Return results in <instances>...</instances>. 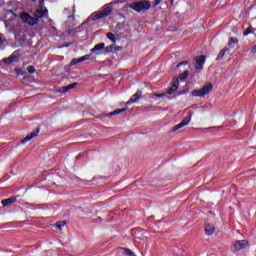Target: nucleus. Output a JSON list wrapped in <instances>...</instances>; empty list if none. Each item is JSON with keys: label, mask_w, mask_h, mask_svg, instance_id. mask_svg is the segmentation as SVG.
<instances>
[{"label": "nucleus", "mask_w": 256, "mask_h": 256, "mask_svg": "<svg viewBox=\"0 0 256 256\" xmlns=\"http://www.w3.org/2000/svg\"><path fill=\"white\" fill-rule=\"evenodd\" d=\"M250 53H253V54L256 53V45L252 46Z\"/></svg>", "instance_id": "obj_32"}, {"label": "nucleus", "mask_w": 256, "mask_h": 256, "mask_svg": "<svg viewBox=\"0 0 256 256\" xmlns=\"http://www.w3.org/2000/svg\"><path fill=\"white\" fill-rule=\"evenodd\" d=\"M88 59H89V55H84L78 58V61H80V63H83V61H87Z\"/></svg>", "instance_id": "obj_26"}, {"label": "nucleus", "mask_w": 256, "mask_h": 256, "mask_svg": "<svg viewBox=\"0 0 256 256\" xmlns=\"http://www.w3.org/2000/svg\"><path fill=\"white\" fill-rule=\"evenodd\" d=\"M213 91V84L207 83L201 89H196L192 92L193 97H205Z\"/></svg>", "instance_id": "obj_3"}, {"label": "nucleus", "mask_w": 256, "mask_h": 256, "mask_svg": "<svg viewBox=\"0 0 256 256\" xmlns=\"http://www.w3.org/2000/svg\"><path fill=\"white\" fill-rule=\"evenodd\" d=\"M118 3H125V0H118Z\"/></svg>", "instance_id": "obj_36"}, {"label": "nucleus", "mask_w": 256, "mask_h": 256, "mask_svg": "<svg viewBox=\"0 0 256 256\" xmlns=\"http://www.w3.org/2000/svg\"><path fill=\"white\" fill-rule=\"evenodd\" d=\"M3 44V38L0 36V45Z\"/></svg>", "instance_id": "obj_34"}, {"label": "nucleus", "mask_w": 256, "mask_h": 256, "mask_svg": "<svg viewBox=\"0 0 256 256\" xmlns=\"http://www.w3.org/2000/svg\"><path fill=\"white\" fill-rule=\"evenodd\" d=\"M37 135H39V128L23 138L22 143H27V141H31V139H34V137H37Z\"/></svg>", "instance_id": "obj_12"}, {"label": "nucleus", "mask_w": 256, "mask_h": 256, "mask_svg": "<svg viewBox=\"0 0 256 256\" xmlns=\"http://www.w3.org/2000/svg\"><path fill=\"white\" fill-rule=\"evenodd\" d=\"M117 51H121V47L120 46H116Z\"/></svg>", "instance_id": "obj_35"}, {"label": "nucleus", "mask_w": 256, "mask_h": 256, "mask_svg": "<svg viewBox=\"0 0 256 256\" xmlns=\"http://www.w3.org/2000/svg\"><path fill=\"white\" fill-rule=\"evenodd\" d=\"M179 89V80L176 79L172 86L167 90V94L168 95H173V93H175V91H177Z\"/></svg>", "instance_id": "obj_10"}, {"label": "nucleus", "mask_w": 256, "mask_h": 256, "mask_svg": "<svg viewBox=\"0 0 256 256\" xmlns=\"http://www.w3.org/2000/svg\"><path fill=\"white\" fill-rule=\"evenodd\" d=\"M205 233L206 235H212L213 233H215V226H213V224L206 222L205 223Z\"/></svg>", "instance_id": "obj_14"}, {"label": "nucleus", "mask_w": 256, "mask_h": 256, "mask_svg": "<svg viewBox=\"0 0 256 256\" xmlns=\"http://www.w3.org/2000/svg\"><path fill=\"white\" fill-rule=\"evenodd\" d=\"M163 0H156V2L154 3V6L156 7V5H159V3H161Z\"/></svg>", "instance_id": "obj_33"}, {"label": "nucleus", "mask_w": 256, "mask_h": 256, "mask_svg": "<svg viewBox=\"0 0 256 256\" xmlns=\"http://www.w3.org/2000/svg\"><path fill=\"white\" fill-rule=\"evenodd\" d=\"M15 61H17V56H10L3 59V62L6 63V65H11V63H15Z\"/></svg>", "instance_id": "obj_17"}, {"label": "nucleus", "mask_w": 256, "mask_h": 256, "mask_svg": "<svg viewBox=\"0 0 256 256\" xmlns=\"http://www.w3.org/2000/svg\"><path fill=\"white\" fill-rule=\"evenodd\" d=\"M120 251H123L124 254H126L127 256H137L135 255V253H133V251H131V249L129 248H120Z\"/></svg>", "instance_id": "obj_20"}, {"label": "nucleus", "mask_w": 256, "mask_h": 256, "mask_svg": "<svg viewBox=\"0 0 256 256\" xmlns=\"http://www.w3.org/2000/svg\"><path fill=\"white\" fill-rule=\"evenodd\" d=\"M76 159H79V156H77Z\"/></svg>", "instance_id": "obj_38"}, {"label": "nucleus", "mask_w": 256, "mask_h": 256, "mask_svg": "<svg viewBox=\"0 0 256 256\" xmlns=\"http://www.w3.org/2000/svg\"><path fill=\"white\" fill-rule=\"evenodd\" d=\"M237 43H239V39L237 38H230V40L228 41V45L229 47H232L233 45H237Z\"/></svg>", "instance_id": "obj_22"}, {"label": "nucleus", "mask_w": 256, "mask_h": 256, "mask_svg": "<svg viewBox=\"0 0 256 256\" xmlns=\"http://www.w3.org/2000/svg\"><path fill=\"white\" fill-rule=\"evenodd\" d=\"M141 95L143 93L141 91H137L131 98H130V103H137L138 99H141Z\"/></svg>", "instance_id": "obj_16"}, {"label": "nucleus", "mask_w": 256, "mask_h": 256, "mask_svg": "<svg viewBox=\"0 0 256 256\" xmlns=\"http://www.w3.org/2000/svg\"><path fill=\"white\" fill-rule=\"evenodd\" d=\"M113 51H117V46L115 44H111L105 48V53H113Z\"/></svg>", "instance_id": "obj_18"}, {"label": "nucleus", "mask_w": 256, "mask_h": 256, "mask_svg": "<svg viewBox=\"0 0 256 256\" xmlns=\"http://www.w3.org/2000/svg\"><path fill=\"white\" fill-rule=\"evenodd\" d=\"M15 201H17V196H11L8 199H4L1 201L3 207H7L8 205H13V203H15Z\"/></svg>", "instance_id": "obj_13"}, {"label": "nucleus", "mask_w": 256, "mask_h": 256, "mask_svg": "<svg viewBox=\"0 0 256 256\" xmlns=\"http://www.w3.org/2000/svg\"><path fill=\"white\" fill-rule=\"evenodd\" d=\"M207 57L205 55H201L195 58V69L197 71H201L203 69V65H205V60Z\"/></svg>", "instance_id": "obj_5"}, {"label": "nucleus", "mask_w": 256, "mask_h": 256, "mask_svg": "<svg viewBox=\"0 0 256 256\" xmlns=\"http://www.w3.org/2000/svg\"><path fill=\"white\" fill-rule=\"evenodd\" d=\"M125 111H127L126 108H121V109L114 110L113 112H110V113L102 114L100 115V117H113V115H119L121 113H125Z\"/></svg>", "instance_id": "obj_8"}, {"label": "nucleus", "mask_w": 256, "mask_h": 256, "mask_svg": "<svg viewBox=\"0 0 256 256\" xmlns=\"http://www.w3.org/2000/svg\"><path fill=\"white\" fill-rule=\"evenodd\" d=\"M189 77V70L184 71V73L179 75V79H181V81H185V79H187Z\"/></svg>", "instance_id": "obj_23"}, {"label": "nucleus", "mask_w": 256, "mask_h": 256, "mask_svg": "<svg viewBox=\"0 0 256 256\" xmlns=\"http://www.w3.org/2000/svg\"><path fill=\"white\" fill-rule=\"evenodd\" d=\"M249 247V241L247 240H237L234 242V250L241 251V249H246Z\"/></svg>", "instance_id": "obj_6"}, {"label": "nucleus", "mask_w": 256, "mask_h": 256, "mask_svg": "<svg viewBox=\"0 0 256 256\" xmlns=\"http://www.w3.org/2000/svg\"><path fill=\"white\" fill-rule=\"evenodd\" d=\"M251 33H253V31L251 30V28H247V29L244 31L243 35H244V37H247V35H249V34H251Z\"/></svg>", "instance_id": "obj_27"}, {"label": "nucleus", "mask_w": 256, "mask_h": 256, "mask_svg": "<svg viewBox=\"0 0 256 256\" xmlns=\"http://www.w3.org/2000/svg\"><path fill=\"white\" fill-rule=\"evenodd\" d=\"M113 11V7L110 4H106L101 11L94 12L90 15L89 19L91 21H99V19H105V17H109Z\"/></svg>", "instance_id": "obj_1"}, {"label": "nucleus", "mask_w": 256, "mask_h": 256, "mask_svg": "<svg viewBox=\"0 0 256 256\" xmlns=\"http://www.w3.org/2000/svg\"><path fill=\"white\" fill-rule=\"evenodd\" d=\"M106 37H107L108 39H110V41H112V43H115V42L117 41V38H115V34H113V33H111V32H108V33L106 34Z\"/></svg>", "instance_id": "obj_21"}, {"label": "nucleus", "mask_w": 256, "mask_h": 256, "mask_svg": "<svg viewBox=\"0 0 256 256\" xmlns=\"http://www.w3.org/2000/svg\"><path fill=\"white\" fill-rule=\"evenodd\" d=\"M188 63V61H182L177 65V67H181V65H187Z\"/></svg>", "instance_id": "obj_31"}, {"label": "nucleus", "mask_w": 256, "mask_h": 256, "mask_svg": "<svg viewBox=\"0 0 256 256\" xmlns=\"http://www.w3.org/2000/svg\"><path fill=\"white\" fill-rule=\"evenodd\" d=\"M155 97H165V93H161V94H157V93H154V94H150V99H155Z\"/></svg>", "instance_id": "obj_25"}, {"label": "nucleus", "mask_w": 256, "mask_h": 256, "mask_svg": "<svg viewBox=\"0 0 256 256\" xmlns=\"http://www.w3.org/2000/svg\"><path fill=\"white\" fill-rule=\"evenodd\" d=\"M65 225H67V221H60L56 224V229H59V231H61V228L65 227Z\"/></svg>", "instance_id": "obj_24"}, {"label": "nucleus", "mask_w": 256, "mask_h": 256, "mask_svg": "<svg viewBox=\"0 0 256 256\" xmlns=\"http://www.w3.org/2000/svg\"><path fill=\"white\" fill-rule=\"evenodd\" d=\"M193 117V113L189 112L188 117L184 118L181 123L178 124V127L180 129H183V127H186L188 123H191V119Z\"/></svg>", "instance_id": "obj_11"}, {"label": "nucleus", "mask_w": 256, "mask_h": 256, "mask_svg": "<svg viewBox=\"0 0 256 256\" xmlns=\"http://www.w3.org/2000/svg\"><path fill=\"white\" fill-rule=\"evenodd\" d=\"M126 8L133 9L137 13H141V11H147V9H151V3L147 1L135 2L133 4H126Z\"/></svg>", "instance_id": "obj_2"}, {"label": "nucleus", "mask_w": 256, "mask_h": 256, "mask_svg": "<svg viewBox=\"0 0 256 256\" xmlns=\"http://www.w3.org/2000/svg\"><path fill=\"white\" fill-rule=\"evenodd\" d=\"M179 129H181V128H179V124H177L176 126H174L172 128V131L175 133V131H179Z\"/></svg>", "instance_id": "obj_30"}, {"label": "nucleus", "mask_w": 256, "mask_h": 256, "mask_svg": "<svg viewBox=\"0 0 256 256\" xmlns=\"http://www.w3.org/2000/svg\"><path fill=\"white\" fill-rule=\"evenodd\" d=\"M77 63H81V61H79V59H73V60L70 62V66L73 67V65H77Z\"/></svg>", "instance_id": "obj_28"}, {"label": "nucleus", "mask_w": 256, "mask_h": 256, "mask_svg": "<svg viewBox=\"0 0 256 256\" xmlns=\"http://www.w3.org/2000/svg\"><path fill=\"white\" fill-rule=\"evenodd\" d=\"M32 1H35V0H32Z\"/></svg>", "instance_id": "obj_39"}, {"label": "nucleus", "mask_w": 256, "mask_h": 256, "mask_svg": "<svg viewBox=\"0 0 256 256\" xmlns=\"http://www.w3.org/2000/svg\"><path fill=\"white\" fill-rule=\"evenodd\" d=\"M227 51H229V48H224L222 49L218 56L216 57V60L219 61L220 59H223V57H225V53H227Z\"/></svg>", "instance_id": "obj_19"}, {"label": "nucleus", "mask_w": 256, "mask_h": 256, "mask_svg": "<svg viewBox=\"0 0 256 256\" xmlns=\"http://www.w3.org/2000/svg\"><path fill=\"white\" fill-rule=\"evenodd\" d=\"M27 71H28V73H35L36 69L33 66H28Z\"/></svg>", "instance_id": "obj_29"}, {"label": "nucleus", "mask_w": 256, "mask_h": 256, "mask_svg": "<svg viewBox=\"0 0 256 256\" xmlns=\"http://www.w3.org/2000/svg\"><path fill=\"white\" fill-rule=\"evenodd\" d=\"M103 49H105V43H99L91 49V52L96 53V55H101V53H103Z\"/></svg>", "instance_id": "obj_7"}, {"label": "nucleus", "mask_w": 256, "mask_h": 256, "mask_svg": "<svg viewBox=\"0 0 256 256\" xmlns=\"http://www.w3.org/2000/svg\"><path fill=\"white\" fill-rule=\"evenodd\" d=\"M79 83L74 82L72 84H69L68 86H63L59 89V93H67V91H71V89H75Z\"/></svg>", "instance_id": "obj_9"}, {"label": "nucleus", "mask_w": 256, "mask_h": 256, "mask_svg": "<svg viewBox=\"0 0 256 256\" xmlns=\"http://www.w3.org/2000/svg\"><path fill=\"white\" fill-rule=\"evenodd\" d=\"M131 103H133V102H131V100H130V101L126 102V105H131Z\"/></svg>", "instance_id": "obj_37"}, {"label": "nucleus", "mask_w": 256, "mask_h": 256, "mask_svg": "<svg viewBox=\"0 0 256 256\" xmlns=\"http://www.w3.org/2000/svg\"><path fill=\"white\" fill-rule=\"evenodd\" d=\"M20 19L21 21H23V23H27V25H37V22L39 21L36 17H33L31 15H29V13L27 12H22L20 15Z\"/></svg>", "instance_id": "obj_4"}, {"label": "nucleus", "mask_w": 256, "mask_h": 256, "mask_svg": "<svg viewBox=\"0 0 256 256\" xmlns=\"http://www.w3.org/2000/svg\"><path fill=\"white\" fill-rule=\"evenodd\" d=\"M47 15V9H38L35 12L36 19H41V17H45Z\"/></svg>", "instance_id": "obj_15"}]
</instances>
